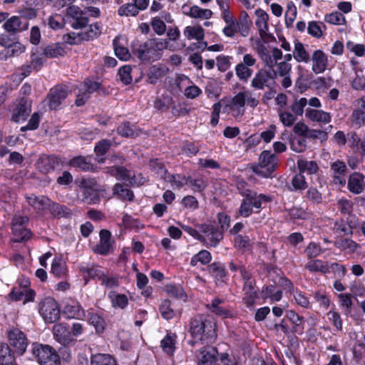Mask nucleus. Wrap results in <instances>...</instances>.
<instances>
[{
    "label": "nucleus",
    "instance_id": "nucleus-63",
    "mask_svg": "<svg viewBox=\"0 0 365 365\" xmlns=\"http://www.w3.org/2000/svg\"><path fill=\"white\" fill-rule=\"evenodd\" d=\"M138 8L133 4H126L119 7L118 14L120 16H135L138 14Z\"/></svg>",
    "mask_w": 365,
    "mask_h": 365
},
{
    "label": "nucleus",
    "instance_id": "nucleus-26",
    "mask_svg": "<svg viewBox=\"0 0 365 365\" xmlns=\"http://www.w3.org/2000/svg\"><path fill=\"white\" fill-rule=\"evenodd\" d=\"M224 300L219 297L214 298L210 304H206V308L212 313L222 318H230L232 317L231 312L222 306Z\"/></svg>",
    "mask_w": 365,
    "mask_h": 365
},
{
    "label": "nucleus",
    "instance_id": "nucleus-27",
    "mask_svg": "<svg viewBox=\"0 0 365 365\" xmlns=\"http://www.w3.org/2000/svg\"><path fill=\"white\" fill-rule=\"evenodd\" d=\"M63 312L70 319H81L85 317V312L78 302L71 300L64 307Z\"/></svg>",
    "mask_w": 365,
    "mask_h": 365
},
{
    "label": "nucleus",
    "instance_id": "nucleus-3",
    "mask_svg": "<svg viewBox=\"0 0 365 365\" xmlns=\"http://www.w3.org/2000/svg\"><path fill=\"white\" fill-rule=\"evenodd\" d=\"M241 195L243 198L237 214L242 217H248L254 212H259L263 207V204L272 200L269 195L258 193L253 190H243Z\"/></svg>",
    "mask_w": 365,
    "mask_h": 365
},
{
    "label": "nucleus",
    "instance_id": "nucleus-43",
    "mask_svg": "<svg viewBox=\"0 0 365 365\" xmlns=\"http://www.w3.org/2000/svg\"><path fill=\"white\" fill-rule=\"evenodd\" d=\"M70 165L83 171H91L93 169L92 163L83 156L73 158L70 160Z\"/></svg>",
    "mask_w": 365,
    "mask_h": 365
},
{
    "label": "nucleus",
    "instance_id": "nucleus-50",
    "mask_svg": "<svg viewBox=\"0 0 365 365\" xmlns=\"http://www.w3.org/2000/svg\"><path fill=\"white\" fill-rule=\"evenodd\" d=\"M115 56L120 60L127 61L130 58V54L128 49L119 43V38L115 37L113 42Z\"/></svg>",
    "mask_w": 365,
    "mask_h": 365
},
{
    "label": "nucleus",
    "instance_id": "nucleus-56",
    "mask_svg": "<svg viewBox=\"0 0 365 365\" xmlns=\"http://www.w3.org/2000/svg\"><path fill=\"white\" fill-rule=\"evenodd\" d=\"M307 138L294 137L289 140L290 148L297 153H302L307 149Z\"/></svg>",
    "mask_w": 365,
    "mask_h": 365
},
{
    "label": "nucleus",
    "instance_id": "nucleus-7",
    "mask_svg": "<svg viewBox=\"0 0 365 365\" xmlns=\"http://www.w3.org/2000/svg\"><path fill=\"white\" fill-rule=\"evenodd\" d=\"M106 89L102 86L101 83L92 79L86 78L79 87V93L76 99V105L77 106H83L90 98L91 95L94 92L99 93H105Z\"/></svg>",
    "mask_w": 365,
    "mask_h": 365
},
{
    "label": "nucleus",
    "instance_id": "nucleus-46",
    "mask_svg": "<svg viewBox=\"0 0 365 365\" xmlns=\"http://www.w3.org/2000/svg\"><path fill=\"white\" fill-rule=\"evenodd\" d=\"M66 267L61 258L55 257L51 264V273L58 277H64L66 274Z\"/></svg>",
    "mask_w": 365,
    "mask_h": 365
},
{
    "label": "nucleus",
    "instance_id": "nucleus-30",
    "mask_svg": "<svg viewBox=\"0 0 365 365\" xmlns=\"http://www.w3.org/2000/svg\"><path fill=\"white\" fill-rule=\"evenodd\" d=\"M11 300L23 301L24 304L32 302L35 297V292L32 289H21L14 287L9 294Z\"/></svg>",
    "mask_w": 365,
    "mask_h": 365
},
{
    "label": "nucleus",
    "instance_id": "nucleus-62",
    "mask_svg": "<svg viewBox=\"0 0 365 365\" xmlns=\"http://www.w3.org/2000/svg\"><path fill=\"white\" fill-rule=\"evenodd\" d=\"M278 113L279 120L284 126L289 127L292 125L297 120L296 116L290 112L279 110Z\"/></svg>",
    "mask_w": 365,
    "mask_h": 365
},
{
    "label": "nucleus",
    "instance_id": "nucleus-47",
    "mask_svg": "<svg viewBox=\"0 0 365 365\" xmlns=\"http://www.w3.org/2000/svg\"><path fill=\"white\" fill-rule=\"evenodd\" d=\"M235 73L241 81L247 82L252 76L253 71L250 67L239 63L235 66Z\"/></svg>",
    "mask_w": 365,
    "mask_h": 365
},
{
    "label": "nucleus",
    "instance_id": "nucleus-37",
    "mask_svg": "<svg viewBox=\"0 0 365 365\" xmlns=\"http://www.w3.org/2000/svg\"><path fill=\"white\" fill-rule=\"evenodd\" d=\"M91 365H117L116 360L110 354H96L91 356Z\"/></svg>",
    "mask_w": 365,
    "mask_h": 365
},
{
    "label": "nucleus",
    "instance_id": "nucleus-16",
    "mask_svg": "<svg viewBox=\"0 0 365 365\" xmlns=\"http://www.w3.org/2000/svg\"><path fill=\"white\" fill-rule=\"evenodd\" d=\"M31 112L30 100L21 98L19 99L16 108L13 111L11 119L14 122L24 121Z\"/></svg>",
    "mask_w": 365,
    "mask_h": 365
},
{
    "label": "nucleus",
    "instance_id": "nucleus-24",
    "mask_svg": "<svg viewBox=\"0 0 365 365\" xmlns=\"http://www.w3.org/2000/svg\"><path fill=\"white\" fill-rule=\"evenodd\" d=\"M48 210L52 217L57 219H69L73 215L72 210L69 207L53 200H51Z\"/></svg>",
    "mask_w": 365,
    "mask_h": 365
},
{
    "label": "nucleus",
    "instance_id": "nucleus-23",
    "mask_svg": "<svg viewBox=\"0 0 365 365\" xmlns=\"http://www.w3.org/2000/svg\"><path fill=\"white\" fill-rule=\"evenodd\" d=\"M234 24L241 36L246 37L250 34L252 21L245 11H242L240 13L238 19L235 21Z\"/></svg>",
    "mask_w": 365,
    "mask_h": 365
},
{
    "label": "nucleus",
    "instance_id": "nucleus-9",
    "mask_svg": "<svg viewBox=\"0 0 365 365\" xmlns=\"http://www.w3.org/2000/svg\"><path fill=\"white\" fill-rule=\"evenodd\" d=\"M6 336L9 346L13 347L17 354L23 355L28 346L26 334L20 329L12 327L6 331Z\"/></svg>",
    "mask_w": 365,
    "mask_h": 365
},
{
    "label": "nucleus",
    "instance_id": "nucleus-1",
    "mask_svg": "<svg viewBox=\"0 0 365 365\" xmlns=\"http://www.w3.org/2000/svg\"><path fill=\"white\" fill-rule=\"evenodd\" d=\"M189 332L192 339L190 344L192 346L197 343H212L217 336L215 323L209 316L201 314L190 318Z\"/></svg>",
    "mask_w": 365,
    "mask_h": 365
},
{
    "label": "nucleus",
    "instance_id": "nucleus-53",
    "mask_svg": "<svg viewBox=\"0 0 365 365\" xmlns=\"http://www.w3.org/2000/svg\"><path fill=\"white\" fill-rule=\"evenodd\" d=\"M325 28L326 26L322 22L310 21L308 24L307 32L312 36L319 38L323 36L322 29Z\"/></svg>",
    "mask_w": 365,
    "mask_h": 365
},
{
    "label": "nucleus",
    "instance_id": "nucleus-4",
    "mask_svg": "<svg viewBox=\"0 0 365 365\" xmlns=\"http://www.w3.org/2000/svg\"><path fill=\"white\" fill-rule=\"evenodd\" d=\"M278 157L269 150L262 151L259 157L258 164L252 167V171L263 178H269L278 166Z\"/></svg>",
    "mask_w": 365,
    "mask_h": 365
},
{
    "label": "nucleus",
    "instance_id": "nucleus-21",
    "mask_svg": "<svg viewBox=\"0 0 365 365\" xmlns=\"http://www.w3.org/2000/svg\"><path fill=\"white\" fill-rule=\"evenodd\" d=\"M255 14L257 16L255 24L258 29L259 34L262 39L266 40L269 37V34L267 33L269 29V16L264 10L261 9H257L255 11Z\"/></svg>",
    "mask_w": 365,
    "mask_h": 365
},
{
    "label": "nucleus",
    "instance_id": "nucleus-58",
    "mask_svg": "<svg viewBox=\"0 0 365 365\" xmlns=\"http://www.w3.org/2000/svg\"><path fill=\"white\" fill-rule=\"evenodd\" d=\"M347 142L349 147L353 150L354 153H359L361 138L358 136L357 133L354 131H351L347 133Z\"/></svg>",
    "mask_w": 365,
    "mask_h": 365
},
{
    "label": "nucleus",
    "instance_id": "nucleus-12",
    "mask_svg": "<svg viewBox=\"0 0 365 365\" xmlns=\"http://www.w3.org/2000/svg\"><path fill=\"white\" fill-rule=\"evenodd\" d=\"M70 93L66 86L58 85L52 88L47 96L49 108L52 110L57 109Z\"/></svg>",
    "mask_w": 365,
    "mask_h": 365
},
{
    "label": "nucleus",
    "instance_id": "nucleus-14",
    "mask_svg": "<svg viewBox=\"0 0 365 365\" xmlns=\"http://www.w3.org/2000/svg\"><path fill=\"white\" fill-rule=\"evenodd\" d=\"M99 237L100 242L93 248L94 252L104 256L113 252L115 241L112 239L111 232L108 230H101Z\"/></svg>",
    "mask_w": 365,
    "mask_h": 365
},
{
    "label": "nucleus",
    "instance_id": "nucleus-64",
    "mask_svg": "<svg viewBox=\"0 0 365 365\" xmlns=\"http://www.w3.org/2000/svg\"><path fill=\"white\" fill-rule=\"evenodd\" d=\"M304 252L309 259L317 257L322 253L321 246L316 242H310L306 247Z\"/></svg>",
    "mask_w": 365,
    "mask_h": 365
},
{
    "label": "nucleus",
    "instance_id": "nucleus-38",
    "mask_svg": "<svg viewBox=\"0 0 365 365\" xmlns=\"http://www.w3.org/2000/svg\"><path fill=\"white\" fill-rule=\"evenodd\" d=\"M113 195H116L121 200L133 201L134 195L133 191L125 187L123 185L117 183L114 185Z\"/></svg>",
    "mask_w": 365,
    "mask_h": 365
},
{
    "label": "nucleus",
    "instance_id": "nucleus-5",
    "mask_svg": "<svg viewBox=\"0 0 365 365\" xmlns=\"http://www.w3.org/2000/svg\"><path fill=\"white\" fill-rule=\"evenodd\" d=\"M31 353L40 365H61L56 351L50 345L33 343Z\"/></svg>",
    "mask_w": 365,
    "mask_h": 365
},
{
    "label": "nucleus",
    "instance_id": "nucleus-61",
    "mask_svg": "<svg viewBox=\"0 0 365 365\" xmlns=\"http://www.w3.org/2000/svg\"><path fill=\"white\" fill-rule=\"evenodd\" d=\"M333 230L336 234L340 235H352V228L346 224L344 221L336 222L334 223Z\"/></svg>",
    "mask_w": 365,
    "mask_h": 365
},
{
    "label": "nucleus",
    "instance_id": "nucleus-25",
    "mask_svg": "<svg viewBox=\"0 0 365 365\" xmlns=\"http://www.w3.org/2000/svg\"><path fill=\"white\" fill-rule=\"evenodd\" d=\"M28 204L37 212H42L48 210L51 203V199L44 195L36 196L34 194L26 195Z\"/></svg>",
    "mask_w": 365,
    "mask_h": 365
},
{
    "label": "nucleus",
    "instance_id": "nucleus-6",
    "mask_svg": "<svg viewBox=\"0 0 365 365\" xmlns=\"http://www.w3.org/2000/svg\"><path fill=\"white\" fill-rule=\"evenodd\" d=\"M29 219L19 212L14 214L11 220V230L14 236V242H21L31 237V232L27 229Z\"/></svg>",
    "mask_w": 365,
    "mask_h": 365
},
{
    "label": "nucleus",
    "instance_id": "nucleus-57",
    "mask_svg": "<svg viewBox=\"0 0 365 365\" xmlns=\"http://www.w3.org/2000/svg\"><path fill=\"white\" fill-rule=\"evenodd\" d=\"M209 272L216 278L222 279L226 276L225 265L221 262H213L207 267Z\"/></svg>",
    "mask_w": 365,
    "mask_h": 365
},
{
    "label": "nucleus",
    "instance_id": "nucleus-8",
    "mask_svg": "<svg viewBox=\"0 0 365 365\" xmlns=\"http://www.w3.org/2000/svg\"><path fill=\"white\" fill-rule=\"evenodd\" d=\"M38 312L46 323L56 322L61 315L58 304L52 297H46L39 303Z\"/></svg>",
    "mask_w": 365,
    "mask_h": 365
},
{
    "label": "nucleus",
    "instance_id": "nucleus-48",
    "mask_svg": "<svg viewBox=\"0 0 365 365\" xmlns=\"http://www.w3.org/2000/svg\"><path fill=\"white\" fill-rule=\"evenodd\" d=\"M101 26L98 23L91 24L89 29L86 32H81L84 41H91L98 38L101 34Z\"/></svg>",
    "mask_w": 365,
    "mask_h": 365
},
{
    "label": "nucleus",
    "instance_id": "nucleus-19",
    "mask_svg": "<svg viewBox=\"0 0 365 365\" xmlns=\"http://www.w3.org/2000/svg\"><path fill=\"white\" fill-rule=\"evenodd\" d=\"M364 178V175L358 172L351 174L347 182L349 190L355 195L362 193L365 190Z\"/></svg>",
    "mask_w": 365,
    "mask_h": 365
},
{
    "label": "nucleus",
    "instance_id": "nucleus-11",
    "mask_svg": "<svg viewBox=\"0 0 365 365\" xmlns=\"http://www.w3.org/2000/svg\"><path fill=\"white\" fill-rule=\"evenodd\" d=\"M277 73L274 71L259 69L251 81V86L255 90H264V88H271L275 84Z\"/></svg>",
    "mask_w": 365,
    "mask_h": 365
},
{
    "label": "nucleus",
    "instance_id": "nucleus-59",
    "mask_svg": "<svg viewBox=\"0 0 365 365\" xmlns=\"http://www.w3.org/2000/svg\"><path fill=\"white\" fill-rule=\"evenodd\" d=\"M89 314V323L95 327L98 333L103 332L106 324L104 319L97 314L92 313Z\"/></svg>",
    "mask_w": 365,
    "mask_h": 365
},
{
    "label": "nucleus",
    "instance_id": "nucleus-13",
    "mask_svg": "<svg viewBox=\"0 0 365 365\" xmlns=\"http://www.w3.org/2000/svg\"><path fill=\"white\" fill-rule=\"evenodd\" d=\"M61 160L54 155H41L36 162V168L43 174L54 171L60 166Z\"/></svg>",
    "mask_w": 365,
    "mask_h": 365
},
{
    "label": "nucleus",
    "instance_id": "nucleus-2",
    "mask_svg": "<svg viewBox=\"0 0 365 365\" xmlns=\"http://www.w3.org/2000/svg\"><path fill=\"white\" fill-rule=\"evenodd\" d=\"M168 42L165 39L150 38L145 43L135 41L132 45V51L140 61H157L163 55V51L168 48Z\"/></svg>",
    "mask_w": 365,
    "mask_h": 365
},
{
    "label": "nucleus",
    "instance_id": "nucleus-49",
    "mask_svg": "<svg viewBox=\"0 0 365 365\" xmlns=\"http://www.w3.org/2000/svg\"><path fill=\"white\" fill-rule=\"evenodd\" d=\"M165 289L168 294L170 297H174L175 299H182L185 301L187 296L181 286L170 284L166 286Z\"/></svg>",
    "mask_w": 365,
    "mask_h": 365
},
{
    "label": "nucleus",
    "instance_id": "nucleus-54",
    "mask_svg": "<svg viewBox=\"0 0 365 365\" xmlns=\"http://www.w3.org/2000/svg\"><path fill=\"white\" fill-rule=\"evenodd\" d=\"M192 18H202L208 19L211 18L212 12L210 9H201L197 6H192L187 14Z\"/></svg>",
    "mask_w": 365,
    "mask_h": 365
},
{
    "label": "nucleus",
    "instance_id": "nucleus-40",
    "mask_svg": "<svg viewBox=\"0 0 365 365\" xmlns=\"http://www.w3.org/2000/svg\"><path fill=\"white\" fill-rule=\"evenodd\" d=\"M149 166L158 177L164 180L169 174L164 164L158 159H151L149 162Z\"/></svg>",
    "mask_w": 365,
    "mask_h": 365
},
{
    "label": "nucleus",
    "instance_id": "nucleus-44",
    "mask_svg": "<svg viewBox=\"0 0 365 365\" xmlns=\"http://www.w3.org/2000/svg\"><path fill=\"white\" fill-rule=\"evenodd\" d=\"M64 53L65 51L60 43L48 45L43 49V54L47 58H57L63 56Z\"/></svg>",
    "mask_w": 365,
    "mask_h": 365
},
{
    "label": "nucleus",
    "instance_id": "nucleus-20",
    "mask_svg": "<svg viewBox=\"0 0 365 365\" xmlns=\"http://www.w3.org/2000/svg\"><path fill=\"white\" fill-rule=\"evenodd\" d=\"M312 71L316 73H322L327 69L328 66V58L325 53L322 50H316L312 56Z\"/></svg>",
    "mask_w": 365,
    "mask_h": 365
},
{
    "label": "nucleus",
    "instance_id": "nucleus-41",
    "mask_svg": "<svg viewBox=\"0 0 365 365\" xmlns=\"http://www.w3.org/2000/svg\"><path fill=\"white\" fill-rule=\"evenodd\" d=\"M184 35L185 37L190 39H196L197 41H201L203 39L205 36L204 29L202 26H188L185 27L184 30Z\"/></svg>",
    "mask_w": 365,
    "mask_h": 365
},
{
    "label": "nucleus",
    "instance_id": "nucleus-42",
    "mask_svg": "<svg viewBox=\"0 0 365 365\" xmlns=\"http://www.w3.org/2000/svg\"><path fill=\"white\" fill-rule=\"evenodd\" d=\"M297 167L300 173H307L309 175L316 173L319 169L315 161H308L302 158L298 160Z\"/></svg>",
    "mask_w": 365,
    "mask_h": 365
},
{
    "label": "nucleus",
    "instance_id": "nucleus-33",
    "mask_svg": "<svg viewBox=\"0 0 365 365\" xmlns=\"http://www.w3.org/2000/svg\"><path fill=\"white\" fill-rule=\"evenodd\" d=\"M117 133L124 138H135L139 135L140 130L130 122H124L117 128Z\"/></svg>",
    "mask_w": 365,
    "mask_h": 365
},
{
    "label": "nucleus",
    "instance_id": "nucleus-60",
    "mask_svg": "<svg viewBox=\"0 0 365 365\" xmlns=\"http://www.w3.org/2000/svg\"><path fill=\"white\" fill-rule=\"evenodd\" d=\"M112 142L108 139L100 140L95 146L94 151L98 157L103 156L110 148Z\"/></svg>",
    "mask_w": 365,
    "mask_h": 365
},
{
    "label": "nucleus",
    "instance_id": "nucleus-45",
    "mask_svg": "<svg viewBox=\"0 0 365 365\" xmlns=\"http://www.w3.org/2000/svg\"><path fill=\"white\" fill-rule=\"evenodd\" d=\"M187 185L191 188L195 192H202L207 187V182L203 178L200 177L197 178H192V177H187Z\"/></svg>",
    "mask_w": 365,
    "mask_h": 365
},
{
    "label": "nucleus",
    "instance_id": "nucleus-22",
    "mask_svg": "<svg viewBox=\"0 0 365 365\" xmlns=\"http://www.w3.org/2000/svg\"><path fill=\"white\" fill-rule=\"evenodd\" d=\"M29 27V22L25 19L19 16H12L4 24L5 30L9 33H18L26 30Z\"/></svg>",
    "mask_w": 365,
    "mask_h": 365
},
{
    "label": "nucleus",
    "instance_id": "nucleus-15",
    "mask_svg": "<svg viewBox=\"0 0 365 365\" xmlns=\"http://www.w3.org/2000/svg\"><path fill=\"white\" fill-rule=\"evenodd\" d=\"M96 181L93 179L82 178L79 182L80 189L83 193V200L88 204L96 203L99 201L97 190L94 188Z\"/></svg>",
    "mask_w": 365,
    "mask_h": 365
},
{
    "label": "nucleus",
    "instance_id": "nucleus-17",
    "mask_svg": "<svg viewBox=\"0 0 365 365\" xmlns=\"http://www.w3.org/2000/svg\"><path fill=\"white\" fill-rule=\"evenodd\" d=\"M218 351L212 346H205L199 351L197 356L199 365H216Z\"/></svg>",
    "mask_w": 365,
    "mask_h": 365
},
{
    "label": "nucleus",
    "instance_id": "nucleus-28",
    "mask_svg": "<svg viewBox=\"0 0 365 365\" xmlns=\"http://www.w3.org/2000/svg\"><path fill=\"white\" fill-rule=\"evenodd\" d=\"M43 63L42 57L38 54L32 53L31 55V61L21 67V70L22 71L21 75L24 77L28 76L33 71L39 70L43 66Z\"/></svg>",
    "mask_w": 365,
    "mask_h": 365
},
{
    "label": "nucleus",
    "instance_id": "nucleus-35",
    "mask_svg": "<svg viewBox=\"0 0 365 365\" xmlns=\"http://www.w3.org/2000/svg\"><path fill=\"white\" fill-rule=\"evenodd\" d=\"M293 57L297 62L308 63L310 61L309 52L305 49L304 44L299 41H296L294 43Z\"/></svg>",
    "mask_w": 365,
    "mask_h": 365
},
{
    "label": "nucleus",
    "instance_id": "nucleus-36",
    "mask_svg": "<svg viewBox=\"0 0 365 365\" xmlns=\"http://www.w3.org/2000/svg\"><path fill=\"white\" fill-rule=\"evenodd\" d=\"M334 246L348 253H354L360 247V245L354 240L349 238H342L334 242Z\"/></svg>",
    "mask_w": 365,
    "mask_h": 365
},
{
    "label": "nucleus",
    "instance_id": "nucleus-55",
    "mask_svg": "<svg viewBox=\"0 0 365 365\" xmlns=\"http://www.w3.org/2000/svg\"><path fill=\"white\" fill-rule=\"evenodd\" d=\"M235 246L242 251H249L252 249V244L248 236L237 235L234 239Z\"/></svg>",
    "mask_w": 365,
    "mask_h": 365
},
{
    "label": "nucleus",
    "instance_id": "nucleus-51",
    "mask_svg": "<svg viewBox=\"0 0 365 365\" xmlns=\"http://www.w3.org/2000/svg\"><path fill=\"white\" fill-rule=\"evenodd\" d=\"M187 178L185 175H181L180 174H168L165 181L170 182L173 187L176 188L180 189L185 185H187Z\"/></svg>",
    "mask_w": 365,
    "mask_h": 365
},
{
    "label": "nucleus",
    "instance_id": "nucleus-10",
    "mask_svg": "<svg viewBox=\"0 0 365 365\" xmlns=\"http://www.w3.org/2000/svg\"><path fill=\"white\" fill-rule=\"evenodd\" d=\"M200 232H202L201 242L207 247H216L224 237L222 230L212 224H202Z\"/></svg>",
    "mask_w": 365,
    "mask_h": 365
},
{
    "label": "nucleus",
    "instance_id": "nucleus-31",
    "mask_svg": "<svg viewBox=\"0 0 365 365\" xmlns=\"http://www.w3.org/2000/svg\"><path fill=\"white\" fill-rule=\"evenodd\" d=\"M286 317L291 322L292 332L298 334H302L304 332V317H300L297 313L292 310L286 312Z\"/></svg>",
    "mask_w": 365,
    "mask_h": 365
},
{
    "label": "nucleus",
    "instance_id": "nucleus-52",
    "mask_svg": "<svg viewBox=\"0 0 365 365\" xmlns=\"http://www.w3.org/2000/svg\"><path fill=\"white\" fill-rule=\"evenodd\" d=\"M159 311L161 316L166 320L173 319L175 315V312L171 308V302L168 299L162 302L159 307Z\"/></svg>",
    "mask_w": 365,
    "mask_h": 365
},
{
    "label": "nucleus",
    "instance_id": "nucleus-32",
    "mask_svg": "<svg viewBox=\"0 0 365 365\" xmlns=\"http://www.w3.org/2000/svg\"><path fill=\"white\" fill-rule=\"evenodd\" d=\"M14 351L6 343L0 344V365H17L15 361Z\"/></svg>",
    "mask_w": 365,
    "mask_h": 365
},
{
    "label": "nucleus",
    "instance_id": "nucleus-34",
    "mask_svg": "<svg viewBox=\"0 0 365 365\" xmlns=\"http://www.w3.org/2000/svg\"><path fill=\"white\" fill-rule=\"evenodd\" d=\"M177 335L175 333H168L162 339L160 346L163 351L172 356L175 350Z\"/></svg>",
    "mask_w": 365,
    "mask_h": 365
},
{
    "label": "nucleus",
    "instance_id": "nucleus-29",
    "mask_svg": "<svg viewBox=\"0 0 365 365\" xmlns=\"http://www.w3.org/2000/svg\"><path fill=\"white\" fill-rule=\"evenodd\" d=\"M305 116L310 120L319 123H329L331 119L329 113L314 108H307Z\"/></svg>",
    "mask_w": 365,
    "mask_h": 365
},
{
    "label": "nucleus",
    "instance_id": "nucleus-18",
    "mask_svg": "<svg viewBox=\"0 0 365 365\" xmlns=\"http://www.w3.org/2000/svg\"><path fill=\"white\" fill-rule=\"evenodd\" d=\"M54 339L62 345H68L73 341L69 327L65 324H57L53 327Z\"/></svg>",
    "mask_w": 365,
    "mask_h": 365
},
{
    "label": "nucleus",
    "instance_id": "nucleus-39",
    "mask_svg": "<svg viewBox=\"0 0 365 365\" xmlns=\"http://www.w3.org/2000/svg\"><path fill=\"white\" fill-rule=\"evenodd\" d=\"M305 268L312 272H322L323 274L329 272V266L320 259L309 261L305 264Z\"/></svg>",
    "mask_w": 365,
    "mask_h": 365
}]
</instances>
